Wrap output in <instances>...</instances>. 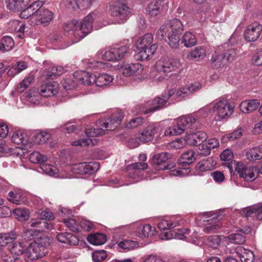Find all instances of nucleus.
I'll return each instance as SVG.
<instances>
[{"instance_id":"obj_1","label":"nucleus","mask_w":262,"mask_h":262,"mask_svg":"<svg viewBox=\"0 0 262 262\" xmlns=\"http://www.w3.org/2000/svg\"><path fill=\"white\" fill-rule=\"evenodd\" d=\"M44 3L37 1L33 3L20 13V17L28 19L31 26L37 25L48 26L54 18L52 11L42 8Z\"/></svg>"},{"instance_id":"obj_2","label":"nucleus","mask_w":262,"mask_h":262,"mask_svg":"<svg viewBox=\"0 0 262 262\" xmlns=\"http://www.w3.org/2000/svg\"><path fill=\"white\" fill-rule=\"evenodd\" d=\"M183 31L182 22L177 18L168 21L158 30L156 37L160 40L164 39L168 33V43L172 48H177L179 46L180 35Z\"/></svg>"},{"instance_id":"obj_3","label":"nucleus","mask_w":262,"mask_h":262,"mask_svg":"<svg viewBox=\"0 0 262 262\" xmlns=\"http://www.w3.org/2000/svg\"><path fill=\"white\" fill-rule=\"evenodd\" d=\"M102 14L97 11H93L87 15L78 25L76 32L78 40H80L91 32L93 28L98 30L108 25L107 22L102 23Z\"/></svg>"},{"instance_id":"obj_4","label":"nucleus","mask_w":262,"mask_h":262,"mask_svg":"<svg viewBox=\"0 0 262 262\" xmlns=\"http://www.w3.org/2000/svg\"><path fill=\"white\" fill-rule=\"evenodd\" d=\"M40 219L33 220L31 222V226L36 227L35 229H29L23 233V237L27 240H31L34 236L38 235L40 232L51 229L53 226L48 223L46 220H53L54 219L53 214L50 211L44 210L40 213Z\"/></svg>"},{"instance_id":"obj_5","label":"nucleus","mask_w":262,"mask_h":262,"mask_svg":"<svg viewBox=\"0 0 262 262\" xmlns=\"http://www.w3.org/2000/svg\"><path fill=\"white\" fill-rule=\"evenodd\" d=\"M108 14L114 23L121 24L129 18L131 10L126 0H116L110 4Z\"/></svg>"},{"instance_id":"obj_6","label":"nucleus","mask_w":262,"mask_h":262,"mask_svg":"<svg viewBox=\"0 0 262 262\" xmlns=\"http://www.w3.org/2000/svg\"><path fill=\"white\" fill-rule=\"evenodd\" d=\"M153 40V35L150 33H146L138 39L136 46L138 51L139 59L148 60L155 53L158 46L156 43H152Z\"/></svg>"},{"instance_id":"obj_7","label":"nucleus","mask_w":262,"mask_h":262,"mask_svg":"<svg viewBox=\"0 0 262 262\" xmlns=\"http://www.w3.org/2000/svg\"><path fill=\"white\" fill-rule=\"evenodd\" d=\"M174 93V89L169 90L167 92L163 93L161 97H158L146 102L142 108H139L138 112L146 114L157 111L162 107Z\"/></svg>"},{"instance_id":"obj_8","label":"nucleus","mask_w":262,"mask_h":262,"mask_svg":"<svg viewBox=\"0 0 262 262\" xmlns=\"http://www.w3.org/2000/svg\"><path fill=\"white\" fill-rule=\"evenodd\" d=\"M211 111L218 117L217 119H215L216 120H219L228 118L231 115L234 111V106L228 102L227 99L222 98L209 110V113Z\"/></svg>"},{"instance_id":"obj_9","label":"nucleus","mask_w":262,"mask_h":262,"mask_svg":"<svg viewBox=\"0 0 262 262\" xmlns=\"http://www.w3.org/2000/svg\"><path fill=\"white\" fill-rule=\"evenodd\" d=\"M181 67V63L179 60L166 58H161L155 64L156 71L166 75L177 71Z\"/></svg>"},{"instance_id":"obj_10","label":"nucleus","mask_w":262,"mask_h":262,"mask_svg":"<svg viewBox=\"0 0 262 262\" xmlns=\"http://www.w3.org/2000/svg\"><path fill=\"white\" fill-rule=\"evenodd\" d=\"M127 52V47L126 46H121L102 50L99 55L104 60L117 61L123 58Z\"/></svg>"},{"instance_id":"obj_11","label":"nucleus","mask_w":262,"mask_h":262,"mask_svg":"<svg viewBox=\"0 0 262 262\" xmlns=\"http://www.w3.org/2000/svg\"><path fill=\"white\" fill-rule=\"evenodd\" d=\"M146 163L135 162L132 163L126 167L128 177L132 180V183L140 181L144 179V170L147 169Z\"/></svg>"},{"instance_id":"obj_12","label":"nucleus","mask_w":262,"mask_h":262,"mask_svg":"<svg viewBox=\"0 0 262 262\" xmlns=\"http://www.w3.org/2000/svg\"><path fill=\"white\" fill-rule=\"evenodd\" d=\"M86 138L80 139L72 142V145L77 146H80L85 147L90 145H94L96 142L95 139H92V137H97L104 134V130L101 128H88L84 132Z\"/></svg>"},{"instance_id":"obj_13","label":"nucleus","mask_w":262,"mask_h":262,"mask_svg":"<svg viewBox=\"0 0 262 262\" xmlns=\"http://www.w3.org/2000/svg\"><path fill=\"white\" fill-rule=\"evenodd\" d=\"M170 155L166 152L156 154L154 156L151 164L154 168L156 170L171 169L176 167V163L169 162L167 160L170 158Z\"/></svg>"},{"instance_id":"obj_14","label":"nucleus","mask_w":262,"mask_h":262,"mask_svg":"<svg viewBox=\"0 0 262 262\" xmlns=\"http://www.w3.org/2000/svg\"><path fill=\"white\" fill-rule=\"evenodd\" d=\"M161 131V128L158 123H149L140 130L139 139L142 143L151 141L154 139L155 135L160 134Z\"/></svg>"},{"instance_id":"obj_15","label":"nucleus","mask_w":262,"mask_h":262,"mask_svg":"<svg viewBox=\"0 0 262 262\" xmlns=\"http://www.w3.org/2000/svg\"><path fill=\"white\" fill-rule=\"evenodd\" d=\"M235 169L239 177L246 181H253L258 174V170L256 167H248L242 162L237 163Z\"/></svg>"},{"instance_id":"obj_16","label":"nucleus","mask_w":262,"mask_h":262,"mask_svg":"<svg viewBox=\"0 0 262 262\" xmlns=\"http://www.w3.org/2000/svg\"><path fill=\"white\" fill-rule=\"evenodd\" d=\"M100 167L99 163L97 162H82L74 164L71 166V170L74 173L85 174H93Z\"/></svg>"},{"instance_id":"obj_17","label":"nucleus","mask_w":262,"mask_h":262,"mask_svg":"<svg viewBox=\"0 0 262 262\" xmlns=\"http://www.w3.org/2000/svg\"><path fill=\"white\" fill-rule=\"evenodd\" d=\"M123 118V113L121 111H117L113 113L108 118V121H104L103 119H100L97 121L96 124L99 126L113 130L121 124Z\"/></svg>"},{"instance_id":"obj_18","label":"nucleus","mask_w":262,"mask_h":262,"mask_svg":"<svg viewBox=\"0 0 262 262\" xmlns=\"http://www.w3.org/2000/svg\"><path fill=\"white\" fill-rule=\"evenodd\" d=\"M236 56V52L234 49H229L227 52L222 54H217L216 52L212 55L211 61L216 68H220L225 65L228 62L233 60Z\"/></svg>"},{"instance_id":"obj_19","label":"nucleus","mask_w":262,"mask_h":262,"mask_svg":"<svg viewBox=\"0 0 262 262\" xmlns=\"http://www.w3.org/2000/svg\"><path fill=\"white\" fill-rule=\"evenodd\" d=\"M8 249L13 256L11 257L10 256L3 255V259L4 261L6 262H19L20 260L18 256L23 254L25 250L24 244L16 242L11 243L9 245Z\"/></svg>"},{"instance_id":"obj_20","label":"nucleus","mask_w":262,"mask_h":262,"mask_svg":"<svg viewBox=\"0 0 262 262\" xmlns=\"http://www.w3.org/2000/svg\"><path fill=\"white\" fill-rule=\"evenodd\" d=\"M262 31V25L255 23L249 25L245 32V38L249 42L256 41L259 37Z\"/></svg>"},{"instance_id":"obj_21","label":"nucleus","mask_w":262,"mask_h":262,"mask_svg":"<svg viewBox=\"0 0 262 262\" xmlns=\"http://www.w3.org/2000/svg\"><path fill=\"white\" fill-rule=\"evenodd\" d=\"M97 0H63L64 5L69 9L80 10L90 8Z\"/></svg>"},{"instance_id":"obj_22","label":"nucleus","mask_w":262,"mask_h":262,"mask_svg":"<svg viewBox=\"0 0 262 262\" xmlns=\"http://www.w3.org/2000/svg\"><path fill=\"white\" fill-rule=\"evenodd\" d=\"M207 138V134L203 131H199L186 136V143L192 146H197L204 142Z\"/></svg>"},{"instance_id":"obj_23","label":"nucleus","mask_w":262,"mask_h":262,"mask_svg":"<svg viewBox=\"0 0 262 262\" xmlns=\"http://www.w3.org/2000/svg\"><path fill=\"white\" fill-rule=\"evenodd\" d=\"M46 252L42 247L38 246L37 244L33 242L27 248L26 255L30 259L35 260L45 256Z\"/></svg>"},{"instance_id":"obj_24","label":"nucleus","mask_w":262,"mask_h":262,"mask_svg":"<svg viewBox=\"0 0 262 262\" xmlns=\"http://www.w3.org/2000/svg\"><path fill=\"white\" fill-rule=\"evenodd\" d=\"M167 5L159 1H153L151 2L146 9V12L151 16H156L165 13L167 9Z\"/></svg>"},{"instance_id":"obj_25","label":"nucleus","mask_w":262,"mask_h":262,"mask_svg":"<svg viewBox=\"0 0 262 262\" xmlns=\"http://www.w3.org/2000/svg\"><path fill=\"white\" fill-rule=\"evenodd\" d=\"M58 88V84L56 82H48L40 86L38 93L42 96L51 97L57 93Z\"/></svg>"},{"instance_id":"obj_26","label":"nucleus","mask_w":262,"mask_h":262,"mask_svg":"<svg viewBox=\"0 0 262 262\" xmlns=\"http://www.w3.org/2000/svg\"><path fill=\"white\" fill-rule=\"evenodd\" d=\"M156 230L150 224L138 225L134 231L135 235L140 238H144L155 235Z\"/></svg>"},{"instance_id":"obj_27","label":"nucleus","mask_w":262,"mask_h":262,"mask_svg":"<svg viewBox=\"0 0 262 262\" xmlns=\"http://www.w3.org/2000/svg\"><path fill=\"white\" fill-rule=\"evenodd\" d=\"M122 74L125 76L133 75H140L143 70V66L139 63L125 64L122 67Z\"/></svg>"},{"instance_id":"obj_28","label":"nucleus","mask_w":262,"mask_h":262,"mask_svg":"<svg viewBox=\"0 0 262 262\" xmlns=\"http://www.w3.org/2000/svg\"><path fill=\"white\" fill-rule=\"evenodd\" d=\"M25 23L24 21L18 20H10L8 24V29L11 32L17 33V37L23 38L24 37Z\"/></svg>"},{"instance_id":"obj_29","label":"nucleus","mask_w":262,"mask_h":262,"mask_svg":"<svg viewBox=\"0 0 262 262\" xmlns=\"http://www.w3.org/2000/svg\"><path fill=\"white\" fill-rule=\"evenodd\" d=\"M181 221V217L180 216L172 217L169 220H162L159 222L158 227L160 230H171L179 226Z\"/></svg>"},{"instance_id":"obj_30","label":"nucleus","mask_w":262,"mask_h":262,"mask_svg":"<svg viewBox=\"0 0 262 262\" xmlns=\"http://www.w3.org/2000/svg\"><path fill=\"white\" fill-rule=\"evenodd\" d=\"M73 76L84 85L93 84L96 80V75L84 71H76Z\"/></svg>"},{"instance_id":"obj_31","label":"nucleus","mask_w":262,"mask_h":262,"mask_svg":"<svg viewBox=\"0 0 262 262\" xmlns=\"http://www.w3.org/2000/svg\"><path fill=\"white\" fill-rule=\"evenodd\" d=\"M189 230L187 228H180L176 230H170L169 232H165L161 234V238L162 239H169L176 238L178 239H183L186 237V234L188 233Z\"/></svg>"},{"instance_id":"obj_32","label":"nucleus","mask_w":262,"mask_h":262,"mask_svg":"<svg viewBox=\"0 0 262 262\" xmlns=\"http://www.w3.org/2000/svg\"><path fill=\"white\" fill-rule=\"evenodd\" d=\"M11 141L16 145L25 146L29 143V137L24 130L18 129L13 133Z\"/></svg>"},{"instance_id":"obj_33","label":"nucleus","mask_w":262,"mask_h":262,"mask_svg":"<svg viewBox=\"0 0 262 262\" xmlns=\"http://www.w3.org/2000/svg\"><path fill=\"white\" fill-rule=\"evenodd\" d=\"M197 119L198 118L195 115L189 114L180 117L177 120L179 125L182 126L185 131L188 129H192Z\"/></svg>"},{"instance_id":"obj_34","label":"nucleus","mask_w":262,"mask_h":262,"mask_svg":"<svg viewBox=\"0 0 262 262\" xmlns=\"http://www.w3.org/2000/svg\"><path fill=\"white\" fill-rule=\"evenodd\" d=\"M56 238L59 242L69 245H76L79 243V239L76 236L68 232L58 234Z\"/></svg>"},{"instance_id":"obj_35","label":"nucleus","mask_w":262,"mask_h":262,"mask_svg":"<svg viewBox=\"0 0 262 262\" xmlns=\"http://www.w3.org/2000/svg\"><path fill=\"white\" fill-rule=\"evenodd\" d=\"M56 238L59 242L69 245H76L79 243V239L76 236L68 232L58 234Z\"/></svg>"},{"instance_id":"obj_36","label":"nucleus","mask_w":262,"mask_h":262,"mask_svg":"<svg viewBox=\"0 0 262 262\" xmlns=\"http://www.w3.org/2000/svg\"><path fill=\"white\" fill-rule=\"evenodd\" d=\"M220 158L222 161H225L224 165L228 167L230 171L233 170V166H236L237 163L233 160V154L231 150H224L220 155Z\"/></svg>"},{"instance_id":"obj_37","label":"nucleus","mask_w":262,"mask_h":262,"mask_svg":"<svg viewBox=\"0 0 262 262\" xmlns=\"http://www.w3.org/2000/svg\"><path fill=\"white\" fill-rule=\"evenodd\" d=\"M235 252L242 262H253L254 260L253 252L243 247H237Z\"/></svg>"},{"instance_id":"obj_38","label":"nucleus","mask_w":262,"mask_h":262,"mask_svg":"<svg viewBox=\"0 0 262 262\" xmlns=\"http://www.w3.org/2000/svg\"><path fill=\"white\" fill-rule=\"evenodd\" d=\"M30 0H6L7 8L12 11H18L27 6Z\"/></svg>"},{"instance_id":"obj_39","label":"nucleus","mask_w":262,"mask_h":262,"mask_svg":"<svg viewBox=\"0 0 262 262\" xmlns=\"http://www.w3.org/2000/svg\"><path fill=\"white\" fill-rule=\"evenodd\" d=\"M259 105V102L256 99H252L242 102L239 108L244 113H249L256 110Z\"/></svg>"},{"instance_id":"obj_40","label":"nucleus","mask_w":262,"mask_h":262,"mask_svg":"<svg viewBox=\"0 0 262 262\" xmlns=\"http://www.w3.org/2000/svg\"><path fill=\"white\" fill-rule=\"evenodd\" d=\"M114 80L113 77L106 73L99 74L96 76L95 84L98 87H102L107 85L111 83Z\"/></svg>"},{"instance_id":"obj_41","label":"nucleus","mask_w":262,"mask_h":262,"mask_svg":"<svg viewBox=\"0 0 262 262\" xmlns=\"http://www.w3.org/2000/svg\"><path fill=\"white\" fill-rule=\"evenodd\" d=\"M246 157L249 160H258L262 159V145L250 149L246 152Z\"/></svg>"},{"instance_id":"obj_42","label":"nucleus","mask_w":262,"mask_h":262,"mask_svg":"<svg viewBox=\"0 0 262 262\" xmlns=\"http://www.w3.org/2000/svg\"><path fill=\"white\" fill-rule=\"evenodd\" d=\"M88 241L94 245H101L106 241V236L102 233H97L90 234L87 237Z\"/></svg>"},{"instance_id":"obj_43","label":"nucleus","mask_w":262,"mask_h":262,"mask_svg":"<svg viewBox=\"0 0 262 262\" xmlns=\"http://www.w3.org/2000/svg\"><path fill=\"white\" fill-rule=\"evenodd\" d=\"M195 160V152L193 150H189L184 152L179 158V162L183 165H189Z\"/></svg>"},{"instance_id":"obj_44","label":"nucleus","mask_w":262,"mask_h":262,"mask_svg":"<svg viewBox=\"0 0 262 262\" xmlns=\"http://www.w3.org/2000/svg\"><path fill=\"white\" fill-rule=\"evenodd\" d=\"M196 42L197 40L195 35L189 31L185 32L181 39V43L187 48L195 46Z\"/></svg>"},{"instance_id":"obj_45","label":"nucleus","mask_w":262,"mask_h":262,"mask_svg":"<svg viewBox=\"0 0 262 262\" xmlns=\"http://www.w3.org/2000/svg\"><path fill=\"white\" fill-rule=\"evenodd\" d=\"M14 46V41L12 37L9 36H4L0 41V51H9L13 49Z\"/></svg>"},{"instance_id":"obj_46","label":"nucleus","mask_w":262,"mask_h":262,"mask_svg":"<svg viewBox=\"0 0 262 262\" xmlns=\"http://www.w3.org/2000/svg\"><path fill=\"white\" fill-rule=\"evenodd\" d=\"M62 222L65 226L71 231L74 232H79V221L73 218H64Z\"/></svg>"},{"instance_id":"obj_47","label":"nucleus","mask_w":262,"mask_h":262,"mask_svg":"<svg viewBox=\"0 0 262 262\" xmlns=\"http://www.w3.org/2000/svg\"><path fill=\"white\" fill-rule=\"evenodd\" d=\"M184 132V129L179 125V123L177 120L176 124L165 130L164 135L165 136H178L182 134Z\"/></svg>"},{"instance_id":"obj_48","label":"nucleus","mask_w":262,"mask_h":262,"mask_svg":"<svg viewBox=\"0 0 262 262\" xmlns=\"http://www.w3.org/2000/svg\"><path fill=\"white\" fill-rule=\"evenodd\" d=\"M8 200L14 204H21L25 202V198L21 192L14 191L9 192Z\"/></svg>"},{"instance_id":"obj_49","label":"nucleus","mask_w":262,"mask_h":262,"mask_svg":"<svg viewBox=\"0 0 262 262\" xmlns=\"http://www.w3.org/2000/svg\"><path fill=\"white\" fill-rule=\"evenodd\" d=\"M214 165L212 159L208 158L199 162L196 165V168L201 171H205L212 169Z\"/></svg>"},{"instance_id":"obj_50","label":"nucleus","mask_w":262,"mask_h":262,"mask_svg":"<svg viewBox=\"0 0 262 262\" xmlns=\"http://www.w3.org/2000/svg\"><path fill=\"white\" fill-rule=\"evenodd\" d=\"M78 29V22L75 19L65 24L64 26V31L73 34L77 40L78 36L76 34V32Z\"/></svg>"},{"instance_id":"obj_51","label":"nucleus","mask_w":262,"mask_h":262,"mask_svg":"<svg viewBox=\"0 0 262 262\" xmlns=\"http://www.w3.org/2000/svg\"><path fill=\"white\" fill-rule=\"evenodd\" d=\"M13 214L16 218L19 221H24L27 220L29 217V211L26 209L17 208L13 210Z\"/></svg>"},{"instance_id":"obj_52","label":"nucleus","mask_w":262,"mask_h":262,"mask_svg":"<svg viewBox=\"0 0 262 262\" xmlns=\"http://www.w3.org/2000/svg\"><path fill=\"white\" fill-rule=\"evenodd\" d=\"M206 56V50L203 47H196L189 54L190 58L198 60L202 59Z\"/></svg>"},{"instance_id":"obj_53","label":"nucleus","mask_w":262,"mask_h":262,"mask_svg":"<svg viewBox=\"0 0 262 262\" xmlns=\"http://www.w3.org/2000/svg\"><path fill=\"white\" fill-rule=\"evenodd\" d=\"M31 162L33 163L44 164L47 160V157L37 151H34L31 154L29 157Z\"/></svg>"},{"instance_id":"obj_54","label":"nucleus","mask_w":262,"mask_h":262,"mask_svg":"<svg viewBox=\"0 0 262 262\" xmlns=\"http://www.w3.org/2000/svg\"><path fill=\"white\" fill-rule=\"evenodd\" d=\"M228 239L231 243L235 244H243L246 242L245 236L239 233H232L228 236Z\"/></svg>"},{"instance_id":"obj_55","label":"nucleus","mask_w":262,"mask_h":262,"mask_svg":"<svg viewBox=\"0 0 262 262\" xmlns=\"http://www.w3.org/2000/svg\"><path fill=\"white\" fill-rule=\"evenodd\" d=\"M50 137V134L47 132H39L34 136L33 141L35 143L41 144L47 142Z\"/></svg>"},{"instance_id":"obj_56","label":"nucleus","mask_w":262,"mask_h":262,"mask_svg":"<svg viewBox=\"0 0 262 262\" xmlns=\"http://www.w3.org/2000/svg\"><path fill=\"white\" fill-rule=\"evenodd\" d=\"M27 67L26 63L24 61L17 62L14 65L8 72L9 75H13L19 73L23 70L26 69Z\"/></svg>"},{"instance_id":"obj_57","label":"nucleus","mask_w":262,"mask_h":262,"mask_svg":"<svg viewBox=\"0 0 262 262\" xmlns=\"http://www.w3.org/2000/svg\"><path fill=\"white\" fill-rule=\"evenodd\" d=\"M242 132L243 129L242 128H239L230 134L224 136L222 138V140L223 142H227L234 140L242 136Z\"/></svg>"},{"instance_id":"obj_58","label":"nucleus","mask_w":262,"mask_h":262,"mask_svg":"<svg viewBox=\"0 0 262 262\" xmlns=\"http://www.w3.org/2000/svg\"><path fill=\"white\" fill-rule=\"evenodd\" d=\"M34 79V77L32 75H30L28 76L25 77L23 80L19 83L18 87V91L20 92H24L33 82Z\"/></svg>"},{"instance_id":"obj_59","label":"nucleus","mask_w":262,"mask_h":262,"mask_svg":"<svg viewBox=\"0 0 262 262\" xmlns=\"http://www.w3.org/2000/svg\"><path fill=\"white\" fill-rule=\"evenodd\" d=\"M138 244L137 242L128 239H125L120 242L118 244V246L122 249L126 250H130L137 247Z\"/></svg>"},{"instance_id":"obj_60","label":"nucleus","mask_w":262,"mask_h":262,"mask_svg":"<svg viewBox=\"0 0 262 262\" xmlns=\"http://www.w3.org/2000/svg\"><path fill=\"white\" fill-rule=\"evenodd\" d=\"M63 70V68L60 67L51 66L46 72H45L44 74L48 78H52L53 76L62 74Z\"/></svg>"},{"instance_id":"obj_61","label":"nucleus","mask_w":262,"mask_h":262,"mask_svg":"<svg viewBox=\"0 0 262 262\" xmlns=\"http://www.w3.org/2000/svg\"><path fill=\"white\" fill-rule=\"evenodd\" d=\"M40 167L44 172L51 176H55L59 172L58 169L53 165L44 163L41 165Z\"/></svg>"},{"instance_id":"obj_62","label":"nucleus","mask_w":262,"mask_h":262,"mask_svg":"<svg viewBox=\"0 0 262 262\" xmlns=\"http://www.w3.org/2000/svg\"><path fill=\"white\" fill-rule=\"evenodd\" d=\"M145 119L141 117H136L130 120L125 125V128L132 129L138 127L144 122Z\"/></svg>"},{"instance_id":"obj_63","label":"nucleus","mask_w":262,"mask_h":262,"mask_svg":"<svg viewBox=\"0 0 262 262\" xmlns=\"http://www.w3.org/2000/svg\"><path fill=\"white\" fill-rule=\"evenodd\" d=\"M176 91L175 90H174ZM190 95V91L188 90L187 86L180 88L178 91H175V93L172 96L174 99H177L178 101L182 98H185Z\"/></svg>"},{"instance_id":"obj_64","label":"nucleus","mask_w":262,"mask_h":262,"mask_svg":"<svg viewBox=\"0 0 262 262\" xmlns=\"http://www.w3.org/2000/svg\"><path fill=\"white\" fill-rule=\"evenodd\" d=\"M221 239L219 235H213L209 237L207 239L208 246L212 249H215L220 245Z\"/></svg>"}]
</instances>
